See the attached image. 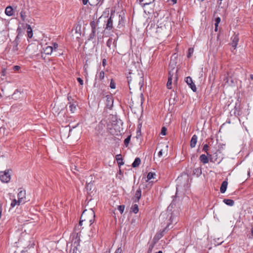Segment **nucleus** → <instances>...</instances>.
Instances as JSON below:
<instances>
[{"instance_id":"bf43d9fd","label":"nucleus","mask_w":253,"mask_h":253,"mask_svg":"<svg viewBox=\"0 0 253 253\" xmlns=\"http://www.w3.org/2000/svg\"><path fill=\"white\" fill-rule=\"evenodd\" d=\"M223 242V241H220V242H218V245H220V244H221Z\"/></svg>"},{"instance_id":"e433bc0d","label":"nucleus","mask_w":253,"mask_h":253,"mask_svg":"<svg viewBox=\"0 0 253 253\" xmlns=\"http://www.w3.org/2000/svg\"><path fill=\"white\" fill-rule=\"evenodd\" d=\"M173 75L174 73L173 71H169L168 80H170V81H172Z\"/></svg>"},{"instance_id":"58836bf2","label":"nucleus","mask_w":253,"mask_h":253,"mask_svg":"<svg viewBox=\"0 0 253 253\" xmlns=\"http://www.w3.org/2000/svg\"><path fill=\"white\" fill-rule=\"evenodd\" d=\"M194 49L193 48H189L188 49V57L190 58L191 55L193 53Z\"/></svg>"},{"instance_id":"3c124183","label":"nucleus","mask_w":253,"mask_h":253,"mask_svg":"<svg viewBox=\"0 0 253 253\" xmlns=\"http://www.w3.org/2000/svg\"><path fill=\"white\" fill-rule=\"evenodd\" d=\"M93 229L92 228H91L90 229V233L89 234V236H93Z\"/></svg>"},{"instance_id":"e2e57ef3","label":"nucleus","mask_w":253,"mask_h":253,"mask_svg":"<svg viewBox=\"0 0 253 253\" xmlns=\"http://www.w3.org/2000/svg\"><path fill=\"white\" fill-rule=\"evenodd\" d=\"M156 253H163V252L162 251H159L158 252H157Z\"/></svg>"},{"instance_id":"de8ad7c7","label":"nucleus","mask_w":253,"mask_h":253,"mask_svg":"<svg viewBox=\"0 0 253 253\" xmlns=\"http://www.w3.org/2000/svg\"><path fill=\"white\" fill-rule=\"evenodd\" d=\"M251 234L252 237L250 236L249 238L250 239H253V227L251 228Z\"/></svg>"},{"instance_id":"49530a36","label":"nucleus","mask_w":253,"mask_h":253,"mask_svg":"<svg viewBox=\"0 0 253 253\" xmlns=\"http://www.w3.org/2000/svg\"><path fill=\"white\" fill-rule=\"evenodd\" d=\"M106 64H107V61L106 60V59H103L102 60V66L103 67H105V66L106 65Z\"/></svg>"},{"instance_id":"9d476101","label":"nucleus","mask_w":253,"mask_h":253,"mask_svg":"<svg viewBox=\"0 0 253 253\" xmlns=\"http://www.w3.org/2000/svg\"><path fill=\"white\" fill-rule=\"evenodd\" d=\"M141 197V190L140 188H139L136 190V191L135 193V195H134L133 198H132L133 202L134 203L138 202Z\"/></svg>"},{"instance_id":"5701e85b","label":"nucleus","mask_w":253,"mask_h":253,"mask_svg":"<svg viewBox=\"0 0 253 253\" xmlns=\"http://www.w3.org/2000/svg\"><path fill=\"white\" fill-rule=\"evenodd\" d=\"M193 174L197 176H199L202 174V169L201 168H197L193 170Z\"/></svg>"},{"instance_id":"4d7b16f0","label":"nucleus","mask_w":253,"mask_h":253,"mask_svg":"<svg viewBox=\"0 0 253 253\" xmlns=\"http://www.w3.org/2000/svg\"><path fill=\"white\" fill-rule=\"evenodd\" d=\"M250 78L252 80H253V75H250Z\"/></svg>"},{"instance_id":"6ab92c4d","label":"nucleus","mask_w":253,"mask_h":253,"mask_svg":"<svg viewBox=\"0 0 253 253\" xmlns=\"http://www.w3.org/2000/svg\"><path fill=\"white\" fill-rule=\"evenodd\" d=\"M5 13L7 16H10L13 15V9L10 6H7L5 10Z\"/></svg>"},{"instance_id":"a18cd8bd","label":"nucleus","mask_w":253,"mask_h":253,"mask_svg":"<svg viewBox=\"0 0 253 253\" xmlns=\"http://www.w3.org/2000/svg\"><path fill=\"white\" fill-rule=\"evenodd\" d=\"M122 249L121 247L118 248L115 251V253H122Z\"/></svg>"},{"instance_id":"603ef678","label":"nucleus","mask_w":253,"mask_h":253,"mask_svg":"<svg viewBox=\"0 0 253 253\" xmlns=\"http://www.w3.org/2000/svg\"><path fill=\"white\" fill-rule=\"evenodd\" d=\"M82 1L84 5L87 4V2H88V0H82Z\"/></svg>"},{"instance_id":"680f3d73","label":"nucleus","mask_w":253,"mask_h":253,"mask_svg":"<svg viewBox=\"0 0 253 253\" xmlns=\"http://www.w3.org/2000/svg\"><path fill=\"white\" fill-rule=\"evenodd\" d=\"M174 3H176L177 0H171Z\"/></svg>"},{"instance_id":"dca6fc26","label":"nucleus","mask_w":253,"mask_h":253,"mask_svg":"<svg viewBox=\"0 0 253 253\" xmlns=\"http://www.w3.org/2000/svg\"><path fill=\"white\" fill-rule=\"evenodd\" d=\"M63 132H68V134L66 136L67 137H69L72 135L73 129H70L68 126H67L65 127L61 131V133Z\"/></svg>"},{"instance_id":"0eeeda50","label":"nucleus","mask_w":253,"mask_h":253,"mask_svg":"<svg viewBox=\"0 0 253 253\" xmlns=\"http://www.w3.org/2000/svg\"><path fill=\"white\" fill-rule=\"evenodd\" d=\"M183 182V177L182 176L178 177L176 179L177 182V187L176 189L177 190L178 188H180L183 185L185 187V185H187L188 179H186L184 180V183H182Z\"/></svg>"},{"instance_id":"f03ea898","label":"nucleus","mask_w":253,"mask_h":253,"mask_svg":"<svg viewBox=\"0 0 253 253\" xmlns=\"http://www.w3.org/2000/svg\"><path fill=\"white\" fill-rule=\"evenodd\" d=\"M127 80L129 89H141L143 85V78L142 75L138 73H129L127 76Z\"/></svg>"},{"instance_id":"052dcab7","label":"nucleus","mask_w":253,"mask_h":253,"mask_svg":"<svg viewBox=\"0 0 253 253\" xmlns=\"http://www.w3.org/2000/svg\"><path fill=\"white\" fill-rule=\"evenodd\" d=\"M73 253H77V251H75V249H74V250H73Z\"/></svg>"},{"instance_id":"1a4fd4ad","label":"nucleus","mask_w":253,"mask_h":253,"mask_svg":"<svg viewBox=\"0 0 253 253\" xmlns=\"http://www.w3.org/2000/svg\"><path fill=\"white\" fill-rule=\"evenodd\" d=\"M231 45L234 49H235L238 44L239 38L238 35H234L231 37Z\"/></svg>"},{"instance_id":"c9c22d12","label":"nucleus","mask_w":253,"mask_h":253,"mask_svg":"<svg viewBox=\"0 0 253 253\" xmlns=\"http://www.w3.org/2000/svg\"><path fill=\"white\" fill-rule=\"evenodd\" d=\"M52 45H51V46H52V48H53V51H56L58 47V44L55 43V42H54V43H52Z\"/></svg>"},{"instance_id":"6e6d98bb","label":"nucleus","mask_w":253,"mask_h":253,"mask_svg":"<svg viewBox=\"0 0 253 253\" xmlns=\"http://www.w3.org/2000/svg\"><path fill=\"white\" fill-rule=\"evenodd\" d=\"M218 25V24H215V31H217Z\"/></svg>"},{"instance_id":"69168bd1","label":"nucleus","mask_w":253,"mask_h":253,"mask_svg":"<svg viewBox=\"0 0 253 253\" xmlns=\"http://www.w3.org/2000/svg\"><path fill=\"white\" fill-rule=\"evenodd\" d=\"M34 245H35V244L33 243L31 247H33Z\"/></svg>"},{"instance_id":"338daca9","label":"nucleus","mask_w":253,"mask_h":253,"mask_svg":"<svg viewBox=\"0 0 253 253\" xmlns=\"http://www.w3.org/2000/svg\"><path fill=\"white\" fill-rule=\"evenodd\" d=\"M1 98V93H0V99Z\"/></svg>"},{"instance_id":"2eb2a0df","label":"nucleus","mask_w":253,"mask_h":253,"mask_svg":"<svg viewBox=\"0 0 253 253\" xmlns=\"http://www.w3.org/2000/svg\"><path fill=\"white\" fill-rule=\"evenodd\" d=\"M105 77V73L104 71H100L98 74L96 75L95 81L96 82L97 80L99 81H102L104 79Z\"/></svg>"},{"instance_id":"c756f323","label":"nucleus","mask_w":253,"mask_h":253,"mask_svg":"<svg viewBox=\"0 0 253 253\" xmlns=\"http://www.w3.org/2000/svg\"><path fill=\"white\" fill-rule=\"evenodd\" d=\"M132 211L134 213H137L138 212V206L137 204H134L131 208Z\"/></svg>"},{"instance_id":"ea45409f","label":"nucleus","mask_w":253,"mask_h":253,"mask_svg":"<svg viewBox=\"0 0 253 253\" xmlns=\"http://www.w3.org/2000/svg\"><path fill=\"white\" fill-rule=\"evenodd\" d=\"M171 85H172V81H170V80H168L167 84V86L168 88L171 89Z\"/></svg>"},{"instance_id":"20e7f679","label":"nucleus","mask_w":253,"mask_h":253,"mask_svg":"<svg viewBox=\"0 0 253 253\" xmlns=\"http://www.w3.org/2000/svg\"><path fill=\"white\" fill-rule=\"evenodd\" d=\"M19 203L23 204L26 202V191L21 188L19 189V192L17 195Z\"/></svg>"},{"instance_id":"a19ab883","label":"nucleus","mask_w":253,"mask_h":253,"mask_svg":"<svg viewBox=\"0 0 253 253\" xmlns=\"http://www.w3.org/2000/svg\"><path fill=\"white\" fill-rule=\"evenodd\" d=\"M166 131L167 128L165 127H163L161 130V134H162L163 135H165L166 134Z\"/></svg>"},{"instance_id":"37998d69","label":"nucleus","mask_w":253,"mask_h":253,"mask_svg":"<svg viewBox=\"0 0 253 253\" xmlns=\"http://www.w3.org/2000/svg\"><path fill=\"white\" fill-rule=\"evenodd\" d=\"M77 81H78V82L80 83V84L81 85H83V84H84V81H83V80L81 78H77Z\"/></svg>"},{"instance_id":"72a5a7b5","label":"nucleus","mask_w":253,"mask_h":253,"mask_svg":"<svg viewBox=\"0 0 253 253\" xmlns=\"http://www.w3.org/2000/svg\"><path fill=\"white\" fill-rule=\"evenodd\" d=\"M185 81L188 85L193 83L192 79L190 77H187Z\"/></svg>"},{"instance_id":"bb28decb","label":"nucleus","mask_w":253,"mask_h":253,"mask_svg":"<svg viewBox=\"0 0 253 253\" xmlns=\"http://www.w3.org/2000/svg\"><path fill=\"white\" fill-rule=\"evenodd\" d=\"M23 204L22 203H19V200H16V199H13L10 204V206L12 208H14L16 205H20Z\"/></svg>"},{"instance_id":"774afa93","label":"nucleus","mask_w":253,"mask_h":253,"mask_svg":"<svg viewBox=\"0 0 253 253\" xmlns=\"http://www.w3.org/2000/svg\"><path fill=\"white\" fill-rule=\"evenodd\" d=\"M250 171H249V172H248V175H250Z\"/></svg>"},{"instance_id":"f8f14e48","label":"nucleus","mask_w":253,"mask_h":253,"mask_svg":"<svg viewBox=\"0 0 253 253\" xmlns=\"http://www.w3.org/2000/svg\"><path fill=\"white\" fill-rule=\"evenodd\" d=\"M113 28V20H112V17L111 16L107 19V24H106L105 29L108 30H111Z\"/></svg>"},{"instance_id":"6e6552de","label":"nucleus","mask_w":253,"mask_h":253,"mask_svg":"<svg viewBox=\"0 0 253 253\" xmlns=\"http://www.w3.org/2000/svg\"><path fill=\"white\" fill-rule=\"evenodd\" d=\"M18 36H17L15 39V40L13 42L12 44H13V47L12 49V51L14 54H18V45L19 44V41H18Z\"/></svg>"},{"instance_id":"2f4dec72","label":"nucleus","mask_w":253,"mask_h":253,"mask_svg":"<svg viewBox=\"0 0 253 253\" xmlns=\"http://www.w3.org/2000/svg\"><path fill=\"white\" fill-rule=\"evenodd\" d=\"M130 136H128L127 138H126L124 140V144L127 147L128 145V144L130 140Z\"/></svg>"},{"instance_id":"79ce46f5","label":"nucleus","mask_w":253,"mask_h":253,"mask_svg":"<svg viewBox=\"0 0 253 253\" xmlns=\"http://www.w3.org/2000/svg\"><path fill=\"white\" fill-rule=\"evenodd\" d=\"M112 39L111 38H110L107 42V45L108 47H109V48H110V46H111V43H112Z\"/></svg>"},{"instance_id":"a211bd4d","label":"nucleus","mask_w":253,"mask_h":253,"mask_svg":"<svg viewBox=\"0 0 253 253\" xmlns=\"http://www.w3.org/2000/svg\"><path fill=\"white\" fill-rule=\"evenodd\" d=\"M199 160L204 164H206L208 163L209 162V159L208 157L205 155L202 154L200 156Z\"/></svg>"},{"instance_id":"5fc2aeb1","label":"nucleus","mask_w":253,"mask_h":253,"mask_svg":"<svg viewBox=\"0 0 253 253\" xmlns=\"http://www.w3.org/2000/svg\"><path fill=\"white\" fill-rule=\"evenodd\" d=\"M156 236H157V237H158V239H160V238H161L163 236V234H157V235H156Z\"/></svg>"},{"instance_id":"0e129e2a","label":"nucleus","mask_w":253,"mask_h":253,"mask_svg":"<svg viewBox=\"0 0 253 253\" xmlns=\"http://www.w3.org/2000/svg\"><path fill=\"white\" fill-rule=\"evenodd\" d=\"M104 253H110V251H106Z\"/></svg>"},{"instance_id":"f3484780","label":"nucleus","mask_w":253,"mask_h":253,"mask_svg":"<svg viewBox=\"0 0 253 253\" xmlns=\"http://www.w3.org/2000/svg\"><path fill=\"white\" fill-rule=\"evenodd\" d=\"M228 182L226 181L222 182L220 186V191L221 193H224L227 187Z\"/></svg>"},{"instance_id":"b1692460","label":"nucleus","mask_w":253,"mask_h":253,"mask_svg":"<svg viewBox=\"0 0 253 253\" xmlns=\"http://www.w3.org/2000/svg\"><path fill=\"white\" fill-rule=\"evenodd\" d=\"M116 159L119 165H122L124 164V162H123V160L122 158V156L121 154L117 155L116 156Z\"/></svg>"},{"instance_id":"ddd939ff","label":"nucleus","mask_w":253,"mask_h":253,"mask_svg":"<svg viewBox=\"0 0 253 253\" xmlns=\"http://www.w3.org/2000/svg\"><path fill=\"white\" fill-rule=\"evenodd\" d=\"M198 137L196 135L194 134L192 136L190 141V146L191 148L195 147L197 142Z\"/></svg>"},{"instance_id":"f704fd0d","label":"nucleus","mask_w":253,"mask_h":253,"mask_svg":"<svg viewBox=\"0 0 253 253\" xmlns=\"http://www.w3.org/2000/svg\"><path fill=\"white\" fill-rule=\"evenodd\" d=\"M118 210L121 213H122L125 210V206L124 205H120L118 207Z\"/></svg>"},{"instance_id":"aec40b11","label":"nucleus","mask_w":253,"mask_h":253,"mask_svg":"<svg viewBox=\"0 0 253 253\" xmlns=\"http://www.w3.org/2000/svg\"><path fill=\"white\" fill-rule=\"evenodd\" d=\"M44 52L47 55H50L53 52V48L51 46H47L43 48Z\"/></svg>"},{"instance_id":"9b49d317","label":"nucleus","mask_w":253,"mask_h":253,"mask_svg":"<svg viewBox=\"0 0 253 253\" xmlns=\"http://www.w3.org/2000/svg\"><path fill=\"white\" fill-rule=\"evenodd\" d=\"M139 4L143 7H145L147 5L150 4L154 2L155 0H138Z\"/></svg>"},{"instance_id":"473e14b6","label":"nucleus","mask_w":253,"mask_h":253,"mask_svg":"<svg viewBox=\"0 0 253 253\" xmlns=\"http://www.w3.org/2000/svg\"><path fill=\"white\" fill-rule=\"evenodd\" d=\"M110 87L112 89H115L116 88V83L113 79L111 80Z\"/></svg>"},{"instance_id":"a878e982","label":"nucleus","mask_w":253,"mask_h":253,"mask_svg":"<svg viewBox=\"0 0 253 253\" xmlns=\"http://www.w3.org/2000/svg\"><path fill=\"white\" fill-rule=\"evenodd\" d=\"M223 202L227 205L232 206L234 204V202L231 199H224Z\"/></svg>"},{"instance_id":"4468645a","label":"nucleus","mask_w":253,"mask_h":253,"mask_svg":"<svg viewBox=\"0 0 253 253\" xmlns=\"http://www.w3.org/2000/svg\"><path fill=\"white\" fill-rule=\"evenodd\" d=\"M20 15L22 21L24 22L27 18V11L25 8H22L20 12Z\"/></svg>"},{"instance_id":"7ed1b4c3","label":"nucleus","mask_w":253,"mask_h":253,"mask_svg":"<svg viewBox=\"0 0 253 253\" xmlns=\"http://www.w3.org/2000/svg\"><path fill=\"white\" fill-rule=\"evenodd\" d=\"M0 179L2 182L7 183L10 179L8 171H0Z\"/></svg>"},{"instance_id":"423d86ee","label":"nucleus","mask_w":253,"mask_h":253,"mask_svg":"<svg viewBox=\"0 0 253 253\" xmlns=\"http://www.w3.org/2000/svg\"><path fill=\"white\" fill-rule=\"evenodd\" d=\"M101 18V17H100L98 21L97 22H95L94 21H92L90 22V25L91 28V33L90 34V37H94L96 33V27L97 25H98V23L99 22V20Z\"/></svg>"},{"instance_id":"c03bdc74","label":"nucleus","mask_w":253,"mask_h":253,"mask_svg":"<svg viewBox=\"0 0 253 253\" xmlns=\"http://www.w3.org/2000/svg\"><path fill=\"white\" fill-rule=\"evenodd\" d=\"M220 21H221V19H220V17H218L216 18L215 24H218L220 23Z\"/></svg>"},{"instance_id":"f257e3e1","label":"nucleus","mask_w":253,"mask_h":253,"mask_svg":"<svg viewBox=\"0 0 253 253\" xmlns=\"http://www.w3.org/2000/svg\"><path fill=\"white\" fill-rule=\"evenodd\" d=\"M95 216V212L91 209L89 210H85L83 212L79 224L75 228L76 231H79L77 233V235L81 234V231L80 230L81 228H84L82 227L83 222H84L85 225H89L90 226L94 221Z\"/></svg>"},{"instance_id":"13d9d810","label":"nucleus","mask_w":253,"mask_h":253,"mask_svg":"<svg viewBox=\"0 0 253 253\" xmlns=\"http://www.w3.org/2000/svg\"><path fill=\"white\" fill-rule=\"evenodd\" d=\"M173 218L172 217V215H171L170 217V220H171V222H172V220H173Z\"/></svg>"},{"instance_id":"c85d7f7f","label":"nucleus","mask_w":253,"mask_h":253,"mask_svg":"<svg viewBox=\"0 0 253 253\" xmlns=\"http://www.w3.org/2000/svg\"><path fill=\"white\" fill-rule=\"evenodd\" d=\"M27 33L28 37L30 38H32L33 36V32L32 28L30 25H29L28 27L27 28Z\"/></svg>"},{"instance_id":"7c9ffc66","label":"nucleus","mask_w":253,"mask_h":253,"mask_svg":"<svg viewBox=\"0 0 253 253\" xmlns=\"http://www.w3.org/2000/svg\"><path fill=\"white\" fill-rule=\"evenodd\" d=\"M208 150H209V146L207 144H205L204 146H203V150L205 152L207 155L208 156H211V155H210L208 152Z\"/></svg>"},{"instance_id":"4c0bfd02","label":"nucleus","mask_w":253,"mask_h":253,"mask_svg":"<svg viewBox=\"0 0 253 253\" xmlns=\"http://www.w3.org/2000/svg\"><path fill=\"white\" fill-rule=\"evenodd\" d=\"M189 85L194 92H195L196 91L197 88L196 85L194 84L193 83L191 84H189Z\"/></svg>"},{"instance_id":"4be33fe9","label":"nucleus","mask_w":253,"mask_h":253,"mask_svg":"<svg viewBox=\"0 0 253 253\" xmlns=\"http://www.w3.org/2000/svg\"><path fill=\"white\" fill-rule=\"evenodd\" d=\"M141 163V160L139 158H136L132 164L133 168H136L138 167Z\"/></svg>"},{"instance_id":"864d4df0","label":"nucleus","mask_w":253,"mask_h":253,"mask_svg":"<svg viewBox=\"0 0 253 253\" xmlns=\"http://www.w3.org/2000/svg\"><path fill=\"white\" fill-rule=\"evenodd\" d=\"M124 20L123 17L121 16V15H119V23H121V21Z\"/></svg>"},{"instance_id":"09e8293b","label":"nucleus","mask_w":253,"mask_h":253,"mask_svg":"<svg viewBox=\"0 0 253 253\" xmlns=\"http://www.w3.org/2000/svg\"><path fill=\"white\" fill-rule=\"evenodd\" d=\"M158 155L159 157H161L163 155V150H161L159 152H158Z\"/></svg>"},{"instance_id":"412c9836","label":"nucleus","mask_w":253,"mask_h":253,"mask_svg":"<svg viewBox=\"0 0 253 253\" xmlns=\"http://www.w3.org/2000/svg\"><path fill=\"white\" fill-rule=\"evenodd\" d=\"M76 106H77V104H76V102L69 103V110L71 113H73L75 112V111L76 110Z\"/></svg>"},{"instance_id":"39448f33","label":"nucleus","mask_w":253,"mask_h":253,"mask_svg":"<svg viewBox=\"0 0 253 253\" xmlns=\"http://www.w3.org/2000/svg\"><path fill=\"white\" fill-rule=\"evenodd\" d=\"M105 104L106 107L111 109L113 105V98L111 95H107L105 96Z\"/></svg>"},{"instance_id":"393cba45","label":"nucleus","mask_w":253,"mask_h":253,"mask_svg":"<svg viewBox=\"0 0 253 253\" xmlns=\"http://www.w3.org/2000/svg\"><path fill=\"white\" fill-rule=\"evenodd\" d=\"M156 244L155 241H153L151 243H149V247L147 251V253H151L154 248V247Z\"/></svg>"},{"instance_id":"8fccbe9b","label":"nucleus","mask_w":253,"mask_h":253,"mask_svg":"<svg viewBox=\"0 0 253 253\" xmlns=\"http://www.w3.org/2000/svg\"><path fill=\"white\" fill-rule=\"evenodd\" d=\"M20 69V67L19 66H14L13 67V69L15 70V71H17L19 69Z\"/></svg>"},{"instance_id":"cd10ccee","label":"nucleus","mask_w":253,"mask_h":253,"mask_svg":"<svg viewBox=\"0 0 253 253\" xmlns=\"http://www.w3.org/2000/svg\"><path fill=\"white\" fill-rule=\"evenodd\" d=\"M156 175V174L154 172H149L147 175V181L150 180L152 178H154V176Z\"/></svg>"}]
</instances>
